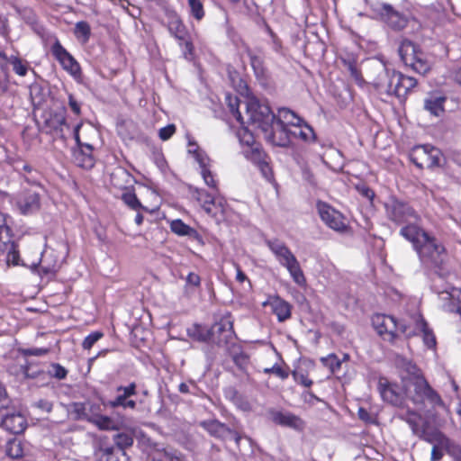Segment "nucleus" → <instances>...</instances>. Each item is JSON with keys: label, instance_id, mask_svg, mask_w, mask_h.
<instances>
[{"label": "nucleus", "instance_id": "nucleus-1", "mask_svg": "<svg viewBox=\"0 0 461 461\" xmlns=\"http://www.w3.org/2000/svg\"><path fill=\"white\" fill-rule=\"evenodd\" d=\"M187 154L198 164L200 175L204 184L212 189V193H209L203 188H194L192 191V196L208 215L212 217L224 215L227 203L224 197L219 194L218 181L211 169L212 160L206 152L191 138H188Z\"/></svg>", "mask_w": 461, "mask_h": 461}, {"label": "nucleus", "instance_id": "nucleus-2", "mask_svg": "<svg viewBox=\"0 0 461 461\" xmlns=\"http://www.w3.org/2000/svg\"><path fill=\"white\" fill-rule=\"evenodd\" d=\"M400 234L412 243L423 263L439 266L444 261L445 248L442 243L420 226H403Z\"/></svg>", "mask_w": 461, "mask_h": 461}, {"label": "nucleus", "instance_id": "nucleus-3", "mask_svg": "<svg viewBox=\"0 0 461 461\" xmlns=\"http://www.w3.org/2000/svg\"><path fill=\"white\" fill-rule=\"evenodd\" d=\"M374 85L380 94L401 98L406 96L409 91L416 86L417 80L384 68L383 74L377 77Z\"/></svg>", "mask_w": 461, "mask_h": 461}, {"label": "nucleus", "instance_id": "nucleus-4", "mask_svg": "<svg viewBox=\"0 0 461 461\" xmlns=\"http://www.w3.org/2000/svg\"><path fill=\"white\" fill-rule=\"evenodd\" d=\"M265 242L277 262L288 271L293 281L301 287L305 286L306 278L301 265L285 243L278 239H269Z\"/></svg>", "mask_w": 461, "mask_h": 461}, {"label": "nucleus", "instance_id": "nucleus-5", "mask_svg": "<svg viewBox=\"0 0 461 461\" xmlns=\"http://www.w3.org/2000/svg\"><path fill=\"white\" fill-rule=\"evenodd\" d=\"M405 394L415 403H422L428 401L435 406H443V401L439 394L430 387L422 375L412 378H403Z\"/></svg>", "mask_w": 461, "mask_h": 461}, {"label": "nucleus", "instance_id": "nucleus-6", "mask_svg": "<svg viewBox=\"0 0 461 461\" xmlns=\"http://www.w3.org/2000/svg\"><path fill=\"white\" fill-rule=\"evenodd\" d=\"M247 122L261 130L263 132L275 121V114L269 105L256 96H249L246 101Z\"/></svg>", "mask_w": 461, "mask_h": 461}, {"label": "nucleus", "instance_id": "nucleus-7", "mask_svg": "<svg viewBox=\"0 0 461 461\" xmlns=\"http://www.w3.org/2000/svg\"><path fill=\"white\" fill-rule=\"evenodd\" d=\"M386 217L396 224L419 226V214L406 203L390 197L384 203Z\"/></svg>", "mask_w": 461, "mask_h": 461}, {"label": "nucleus", "instance_id": "nucleus-8", "mask_svg": "<svg viewBox=\"0 0 461 461\" xmlns=\"http://www.w3.org/2000/svg\"><path fill=\"white\" fill-rule=\"evenodd\" d=\"M9 216L0 212V253L5 254L8 266H23L20 258L18 245L12 240Z\"/></svg>", "mask_w": 461, "mask_h": 461}, {"label": "nucleus", "instance_id": "nucleus-9", "mask_svg": "<svg viewBox=\"0 0 461 461\" xmlns=\"http://www.w3.org/2000/svg\"><path fill=\"white\" fill-rule=\"evenodd\" d=\"M441 156L438 149L431 145H420L411 150V159L420 168H431L439 166Z\"/></svg>", "mask_w": 461, "mask_h": 461}, {"label": "nucleus", "instance_id": "nucleus-10", "mask_svg": "<svg viewBox=\"0 0 461 461\" xmlns=\"http://www.w3.org/2000/svg\"><path fill=\"white\" fill-rule=\"evenodd\" d=\"M51 53L59 62L62 68L66 70L70 76H72L77 80L81 77V68L79 63L69 52L67 51V50L58 40H56V41L51 46Z\"/></svg>", "mask_w": 461, "mask_h": 461}, {"label": "nucleus", "instance_id": "nucleus-11", "mask_svg": "<svg viewBox=\"0 0 461 461\" xmlns=\"http://www.w3.org/2000/svg\"><path fill=\"white\" fill-rule=\"evenodd\" d=\"M372 324L377 333L388 341L393 339L399 335V323L396 319L391 315L377 313L372 317Z\"/></svg>", "mask_w": 461, "mask_h": 461}, {"label": "nucleus", "instance_id": "nucleus-12", "mask_svg": "<svg viewBox=\"0 0 461 461\" xmlns=\"http://www.w3.org/2000/svg\"><path fill=\"white\" fill-rule=\"evenodd\" d=\"M317 210L321 221L330 229L343 232L348 225L344 216L337 210L323 202L317 203Z\"/></svg>", "mask_w": 461, "mask_h": 461}, {"label": "nucleus", "instance_id": "nucleus-13", "mask_svg": "<svg viewBox=\"0 0 461 461\" xmlns=\"http://www.w3.org/2000/svg\"><path fill=\"white\" fill-rule=\"evenodd\" d=\"M81 127L82 123H77L74 128V139L78 148L74 150V161L78 167L83 168H91L95 164L92 155L93 147L88 143L81 142L79 137V130Z\"/></svg>", "mask_w": 461, "mask_h": 461}, {"label": "nucleus", "instance_id": "nucleus-14", "mask_svg": "<svg viewBox=\"0 0 461 461\" xmlns=\"http://www.w3.org/2000/svg\"><path fill=\"white\" fill-rule=\"evenodd\" d=\"M263 134L266 140L274 146L286 147L290 143V131L281 121L275 120Z\"/></svg>", "mask_w": 461, "mask_h": 461}, {"label": "nucleus", "instance_id": "nucleus-15", "mask_svg": "<svg viewBox=\"0 0 461 461\" xmlns=\"http://www.w3.org/2000/svg\"><path fill=\"white\" fill-rule=\"evenodd\" d=\"M200 426L203 427L210 435L215 438L232 439L237 444H239L240 440V437L237 432L230 429L217 420L212 419L201 421Z\"/></svg>", "mask_w": 461, "mask_h": 461}, {"label": "nucleus", "instance_id": "nucleus-16", "mask_svg": "<svg viewBox=\"0 0 461 461\" xmlns=\"http://www.w3.org/2000/svg\"><path fill=\"white\" fill-rule=\"evenodd\" d=\"M118 394L114 399L110 400L107 405L111 408L122 407L124 409H135L136 402L130 399L131 396L136 394V384H130L128 386H119L117 388Z\"/></svg>", "mask_w": 461, "mask_h": 461}, {"label": "nucleus", "instance_id": "nucleus-17", "mask_svg": "<svg viewBox=\"0 0 461 461\" xmlns=\"http://www.w3.org/2000/svg\"><path fill=\"white\" fill-rule=\"evenodd\" d=\"M263 306H269L280 322L285 321L291 317L292 305L278 295L269 296L263 303Z\"/></svg>", "mask_w": 461, "mask_h": 461}, {"label": "nucleus", "instance_id": "nucleus-18", "mask_svg": "<svg viewBox=\"0 0 461 461\" xmlns=\"http://www.w3.org/2000/svg\"><path fill=\"white\" fill-rule=\"evenodd\" d=\"M212 341L221 345L227 343L233 336L232 321L228 318H222L215 322L210 329Z\"/></svg>", "mask_w": 461, "mask_h": 461}, {"label": "nucleus", "instance_id": "nucleus-19", "mask_svg": "<svg viewBox=\"0 0 461 461\" xmlns=\"http://www.w3.org/2000/svg\"><path fill=\"white\" fill-rule=\"evenodd\" d=\"M379 390L384 401L394 406H401L403 401L402 390L398 385L390 384L387 381L379 383Z\"/></svg>", "mask_w": 461, "mask_h": 461}, {"label": "nucleus", "instance_id": "nucleus-20", "mask_svg": "<svg viewBox=\"0 0 461 461\" xmlns=\"http://www.w3.org/2000/svg\"><path fill=\"white\" fill-rule=\"evenodd\" d=\"M380 14L382 19L393 30H402L407 25L405 16L394 11L389 5H383Z\"/></svg>", "mask_w": 461, "mask_h": 461}, {"label": "nucleus", "instance_id": "nucleus-21", "mask_svg": "<svg viewBox=\"0 0 461 461\" xmlns=\"http://www.w3.org/2000/svg\"><path fill=\"white\" fill-rule=\"evenodd\" d=\"M271 419L276 424L284 427H289L296 430H303L304 429L303 420L291 412L273 411Z\"/></svg>", "mask_w": 461, "mask_h": 461}, {"label": "nucleus", "instance_id": "nucleus-22", "mask_svg": "<svg viewBox=\"0 0 461 461\" xmlns=\"http://www.w3.org/2000/svg\"><path fill=\"white\" fill-rule=\"evenodd\" d=\"M426 322L420 313L416 312L402 322L399 323V334H403L407 338L418 336L420 334L419 323Z\"/></svg>", "mask_w": 461, "mask_h": 461}, {"label": "nucleus", "instance_id": "nucleus-23", "mask_svg": "<svg viewBox=\"0 0 461 461\" xmlns=\"http://www.w3.org/2000/svg\"><path fill=\"white\" fill-rule=\"evenodd\" d=\"M17 205L22 213H32L40 208V196L35 192H27L19 197Z\"/></svg>", "mask_w": 461, "mask_h": 461}, {"label": "nucleus", "instance_id": "nucleus-24", "mask_svg": "<svg viewBox=\"0 0 461 461\" xmlns=\"http://www.w3.org/2000/svg\"><path fill=\"white\" fill-rule=\"evenodd\" d=\"M246 158L256 164L264 177L270 180L273 176L271 167L266 161V155L261 149H254L246 153Z\"/></svg>", "mask_w": 461, "mask_h": 461}, {"label": "nucleus", "instance_id": "nucleus-25", "mask_svg": "<svg viewBox=\"0 0 461 461\" xmlns=\"http://www.w3.org/2000/svg\"><path fill=\"white\" fill-rule=\"evenodd\" d=\"M446 100L445 95L431 93L424 99V109L434 116H440L444 113Z\"/></svg>", "mask_w": 461, "mask_h": 461}, {"label": "nucleus", "instance_id": "nucleus-26", "mask_svg": "<svg viewBox=\"0 0 461 461\" xmlns=\"http://www.w3.org/2000/svg\"><path fill=\"white\" fill-rule=\"evenodd\" d=\"M5 429L14 434H19L26 428V420L20 413L6 414L2 420Z\"/></svg>", "mask_w": 461, "mask_h": 461}, {"label": "nucleus", "instance_id": "nucleus-27", "mask_svg": "<svg viewBox=\"0 0 461 461\" xmlns=\"http://www.w3.org/2000/svg\"><path fill=\"white\" fill-rule=\"evenodd\" d=\"M420 51V49L408 40H403L399 47V55L406 66L414 60Z\"/></svg>", "mask_w": 461, "mask_h": 461}, {"label": "nucleus", "instance_id": "nucleus-28", "mask_svg": "<svg viewBox=\"0 0 461 461\" xmlns=\"http://www.w3.org/2000/svg\"><path fill=\"white\" fill-rule=\"evenodd\" d=\"M237 136L240 144L243 146L242 153L246 157V153L254 149H261L259 146L255 141V137L252 132H250L246 127L240 128Z\"/></svg>", "mask_w": 461, "mask_h": 461}, {"label": "nucleus", "instance_id": "nucleus-29", "mask_svg": "<svg viewBox=\"0 0 461 461\" xmlns=\"http://www.w3.org/2000/svg\"><path fill=\"white\" fill-rule=\"evenodd\" d=\"M170 229L172 232L178 236H188L199 241L201 240V236L196 231V230L185 224L183 221L179 219L171 221Z\"/></svg>", "mask_w": 461, "mask_h": 461}, {"label": "nucleus", "instance_id": "nucleus-30", "mask_svg": "<svg viewBox=\"0 0 461 461\" xmlns=\"http://www.w3.org/2000/svg\"><path fill=\"white\" fill-rule=\"evenodd\" d=\"M290 135L299 138L305 142L314 141L316 138L313 129L303 120H302L301 124L294 126V131H290Z\"/></svg>", "mask_w": 461, "mask_h": 461}, {"label": "nucleus", "instance_id": "nucleus-31", "mask_svg": "<svg viewBox=\"0 0 461 461\" xmlns=\"http://www.w3.org/2000/svg\"><path fill=\"white\" fill-rule=\"evenodd\" d=\"M400 417L410 425L413 434L416 436H422L424 434L422 417L420 414L415 411H407Z\"/></svg>", "mask_w": 461, "mask_h": 461}, {"label": "nucleus", "instance_id": "nucleus-32", "mask_svg": "<svg viewBox=\"0 0 461 461\" xmlns=\"http://www.w3.org/2000/svg\"><path fill=\"white\" fill-rule=\"evenodd\" d=\"M101 460L104 461H129L125 450L121 447H105L101 449Z\"/></svg>", "mask_w": 461, "mask_h": 461}, {"label": "nucleus", "instance_id": "nucleus-33", "mask_svg": "<svg viewBox=\"0 0 461 461\" xmlns=\"http://www.w3.org/2000/svg\"><path fill=\"white\" fill-rule=\"evenodd\" d=\"M203 0H187L188 13L197 22L202 21L205 16Z\"/></svg>", "mask_w": 461, "mask_h": 461}, {"label": "nucleus", "instance_id": "nucleus-34", "mask_svg": "<svg viewBox=\"0 0 461 461\" xmlns=\"http://www.w3.org/2000/svg\"><path fill=\"white\" fill-rule=\"evenodd\" d=\"M418 328L421 336L424 345L428 348H434L436 347V338L432 330L429 327L427 322H420Z\"/></svg>", "mask_w": 461, "mask_h": 461}, {"label": "nucleus", "instance_id": "nucleus-35", "mask_svg": "<svg viewBox=\"0 0 461 461\" xmlns=\"http://www.w3.org/2000/svg\"><path fill=\"white\" fill-rule=\"evenodd\" d=\"M302 118L297 116L293 111L287 108H281L278 110V118L276 121H281L284 125L290 124L292 126L299 125L302 123Z\"/></svg>", "mask_w": 461, "mask_h": 461}, {"label": "nucleus", "instance_id": "nucleus-36", "mask_svg": "<svg viewBox=\"0 0 461 461\" xmlns=\"http://www.w3.org/2000/svg\"><path fill=\"white\" fill-rule=\"evenodd\" d=\"M414 71L419 74H426L430 69V63L426 59L423 52L420 53L414 58V60L409 64Z\"/></svg>", "mask_w": 461, "mask_h": 461}, {"label": "nucleus", "instance_id": "nucleus-37", "mask_svg": "<svg viewBox=\"0 0 461 461\" xmlns=\"http://www.w3.org/2000/svg\"><path fill=\"white\" fill-rule=\"evenodd\" d=\"M169 32L179 41H185L187 35L185 25L177 18H173L168 23Z\"/></svg>", "mask_w": 461, "mask_h": 461}, {"label": "nucleus", "instance_id": "nucleus-38", "mask_svg": "<svg viewBox=\"0 0 461 461\" xmlns=\"http://www.w3.org/2000/svg\"><path fill=\"white\" fill-rule=\"evenodd\" d=\"M439 445L445 448V451L455 459L461 461V447L448 438H443Z\"/></svg>", "mask_w": 461, "mask_h": 461}, {"label": "nucleus", "instance_id": "nucleus-39", "mask_svg": "<svg viewBox=\"0 0 461 461\" xmlns=\"http://www.w3.org/2000/svg\"><path fill=\"white\" fill-rule=\"evenodd\" d=\"M5 451L6 455L14 459L20 458L23 456V444L16 438L7 442Z\"/></svg>", "mask_w": 461, "mask_h": 461}, {"label": "nucleus", "instance_id": "nucleus-40", "mask_svg": "<svg viewBox=\"0 0 461 461\" xmlns=\"http://www.w3.org/2000/svg\"><path fill=\"white\" fill-rule=\"evenodd\" d=\"M321 362L328 367L331 374L338 373L341 368L342 361L335 354H330L327 357H321Z\"/></svg>", "mask_w": 461, "mask_h": 461}, {"label": "nucleus", "instance_id": "nucleus-41", "mask_svg": "<svg viewBox=\"0 0 461 461\" xmlns=\"http://www.w3.org/2000/svg\"><path fill=\"white\" fill-rule=\"evenodd\" d=\"M7 62L12 64L14 71L17 75L24 77L27 74L28 65L25 62H23L21 59L14 56H12L10 58L6 57L5 63L0 67L4 68L7 64Z\"/></svg>", "mask_w": 461, "mask_h": 461}, {"label": "nucleus", "instance_id": "nucleus-42", "mask_svg": "<svg viewBox=\"0 0 461 461\" xmlns=\"http://www.w3.org/2000/svg\"><path fill=\"white\" fill-rule=\"evenodd\" d=\"M48 257L49 255L47 253H45L42 256L40 264L39 274H42L44 276L54 274L59 267V262L57 260H54L53 262H49Z\"/></svg>", "mask_w": 461, "mask_h": 461}, {"label": "nucleus", "instance_id": "nucleus-43", "mask_svg": "<svg viewBox=\"0 0 461 461\" xmlns=\"http://www.w3.org/2000/svg\"><path fill=\"white\" fill-rule=\"evenodd\" d=\"M190 335L199 341H212L211 330H208L201 325H195L193 330H190Z\"/></svg>", "mask_w": 461, "mask_h": 461}, {"label": "nucleus", "instance_id": "nucleus-44", "mask_svg": "<svg viewBox=\"0 0 461 461\" xmlns=\"http://www.w3.org/2000/svg\"><path fill=\"white\" fill-rule=\"evenodd\" d=\"M47 373L51 377L62 380L66 378L68 370L58 363H52L49 366Z\"/></svg>", "mask_w": 461, "mask_h": 461}, {"label": "nucleus", "instance_id": "nucleus-45", "mask_svg": "<svg viewBox=\"0 0 461 461\" xmlns=\"http://www.w3.org/2000/svg\"><path fill=\"white\" fill-rule=\"evenodd\" d=\"M15 10L26 23L30 25L35 24L37 19L36 14L32 9L29 7L15 6Z\"/></svg>", "mask_w": 461, "mask_h": 461}, {"label": "nucleus", "instance_id": "nucleus-46", "mask_svg": "<svg viewBox=\"0 0 461 461\" xmlns=\"http://www.w3.org/2000/svg\"><path fill=\"white\" fill-rule=\"evenodd\" d=\"M75 35L77 38L86 41L90 36V26L86 22H78L75 26Z\"/></svg>", "mask_w": 461, "mask_h": 461}, {"label": "nucleus", "instance_id": "nucleus-47", "mask_svg": "<svg viewBox=\"0 0 461 461\" xmlns=\"http://www.w3.org/2000/svg\"><path fill=\"white\" fill-rule=\"evenodd\" d=\"M122 200L132 210L137 211L140 208H142L140 202L137 198L136 194L132 192L123 193L122 195Z\"/></svg>", "mask_w": 461, "mask_h": 461}, {"label": "nucleus", "instance_id": "nucleus-48", "mask_svg": "<svg viewBox=\"0 0 461 461\" xmlns=\"http://www.w3.org/2000/svg\"><path fill=\"white\" fill-rule=\"evenodd\" d=\"M226 99L228 101V106L231 113L235 116L238 122L241 124H244L245 122L242 119L241 113L239 111V100L237 97H231L230 95H227Z\"/></svg>", "mask_w": 461, "mask_h": 461}, {"label": "nucleus", "instance_id": "nucleus-49", "mask_svg": "<svg viewBox=\"0 0 461 461\" xmlns=\"http://www.w3.org/2000/svg\"><path fill=\"white\" fill-rule=\"evenodd\" d=\"M420 438L424 439L425 441L432 444V446H439V442H441V440L443 438H446V436L439 432V431H435L433 433H428L424 430V434L422 436H419Z\"/></svg>", "mask_w": 461, "mask_h": 461}, {"label": "nucleus", "instance_id": "nucleus-50", "mask_svg": "<svg viewBox=\"0 0 461 461\" xmlns=\"http://www.w3.org/2000/svg\"><path fill=\"white\" fill-rule=\"evenodd\" d=\"M263 372L265 374H274L277 377L285 380L288 377L289 372L286 369H284L277 364H275L272 367L264 368Z\"/></svg>", "mask_w": 461, "mask_h": 461}, {"label": "nucleus", "instance_id": "nucleus-51", "mask_svg": "<svg viewBox=\"0 0 461 461\" xmlns=\"http://www.w3.org/2000/svg\"><path fill=\"white\" fill-rule=\"evenodd\" d=\"M103 337V333L100 331H95L90 333L85 338L82 343L84 349H90L95 343H96Z\"/></svg>", "mask_w": 461, "mask_h": 461}, {"label": "nucleus", "instance_id": "nucleus-52", "mask_svg": "<svg viewBox=\"0 0 461 461\" xmlns=\"http://www.w3.org/2000/svg\"><path fill=\"white\" fill-rule=\"evenodd\" d=\"M154 461H185L183 456L176 453L171 451H165L159 455L158 457H154Z\"/></svg>", "mask_w": 461, "mask_h": 461}, {"label": "nucleus", "instance_id": "nucleus-53", "mask_svg": "<svg viewBox=\"0 0 461 461\" xmlns=\"http://www.w3.org/2000/svg\"><path fill=\"white\" fill-rule=\"evenodd\" d=\"M250 64L258 77L264 76V67L260 58L257 56H250Z\"/></svg>", "mask_w": 461, "mask_h": 461}, {"label": "nucleus", "instance_id": "nucleus-54", "mask_svg": "<svg viewBox=\"0 0 461 461\" xmlns=\"http://www.w3.org/2000/svg\"><path fill=\"white\" fill-rule=\"evenodd\" d=\"M132 443V438L128 434L122 433L116 437V446L114 447H121L124 450L125 447L131 446Z\"/></svg>", "mask_w": 461, "mask_h": 461}, {"label": "nucleus", "instance_id": "nucleus-55", "mask_svg": "<svg viewBox=\"0 0 461 461\" xmlns=\"http://www.w3.org/2000/svg\"><path fill=\"white\" fill-rule=\"evenodd\" d=\"M402 367L408 373V375H409L408 378H412L413 376L421 375L420 369L417 367V366L415 364H413L411 361L403 360Z\"/></svg>", "mask_w": 461, "mask_h": 461}, {"label": "nucleus", "instance_id": "nucleus-56", "mask_svg": "<svg viewBox=\"0 0 461 461\" xmlns=\"http://www.w3.org/2000/svg\"><path fill=\"white\" fill-rule=\"evenodd\" d=\"M293 377L296 383L305 387H310L312 384V381L304 373L294 371L293 372Z\"/></svg>", "mask_w": 461, "mask_h": 461}, {"label": "nucleus", "instance_id": "nucleus-57", "mask_svg": "<svg viewBox=\"0 0 461 461\" xmlns=\"http://www.w3.org/2000/svg\"><path fill=\"white\" fill-rule=\"evenodd\" d=\"M93 421L101 429H110L113 425V420L107 416H98Z\"/></svg>", "mask_w": 461, "mask_h": 461}, {"label": "nucleus", "instance_id": "nucleus-58", "mask_svg": "<svg viewBox=\"0 0 461 461\" xmlns=\"http://www.w3.org/2000/svg\"><path fill=\"white\" fill-rule=\"evenodd\" d=\"M176 127L174 124H169L159 130L158 135L162 140H167L175 133Z\"/></svg>", "mask_w": 461, "mask_h": 461}, {"label": "nucleus", "instance_id": "nucleus-59", "mask_svg": "<svg viewBox=\"0 0 461 461\" xmlns=\"http://www.w3.org/2000/svg\"><path fill=\"white\" fill-rule=\"evenodd\" d=\"M50 352L49 348H26L23 350V354L24 356H36L41 357L48 354Z\"/></svg>", "mask_w": 461, "mask_h": 461}, {"label": "nucleus", "instance_id": "nucleus-60", "mask_svg": "<svg viewBox=\"0 0 461 461\" xmlns=\"http://www.w3.org/2000/svg\"><path fill=\"white\" fill-rule=\"evenodd\" d=\"M185 284L188 286L198 287L201 285V278L198 274L190 272L185 277Z\"/></svg>", "mask_w": 461, "mask_h": 461}, {"label": "nucleus", "instance_id": "nucleus-61", "mask_svg": "<svg viewBox=\"0 0 461 461\" xmlns=\"http://www.w3.org/2000/svg\"><path fill=\"white\" fill-rule=\"evenodd\" d=\"M180 45L184 44L185 46V49H184V56L186 59H191L193 58V51H194V47H193V44L191 41H189L187 40V38H185V41H180L179 42Z\"/></svg>", "mask_w": 461, "mask_h": 461}, {"label": "nucleus", "instance_id": "nucleus-62", "mask_svg": "<svg viewBox=\"0 0 461 461\" xmlns=\"http://www.w3.org/2000/svg\"><path fill=\"white\" fill-rule=\"evenodd\" d=\"M443 450H445L443 447L433 446L431 450L430 460L439 461L443 456Z\"/></svg>", "mask_w": 461, "mask_h": 461}, {"label": "nucleus", "instance_id": "nucleus-63", "mask_svg": "<svg viewBox=\"0 0 461 461\" xmlns=\"http://www.w3.org/2000/svg\"><path fill=\"white\" fill-rule=\"evenodd\" d=\"M234 267L236 269V280L240 283L248 281L249 285L251 286L250 281L248 279L247 276L242 272L240 267L238 264H235Z\"/></svg>", "mask_w": 461, "mask_h": 461}, {"label": "nucleus", "instance_id": "nucleus-64", "mask_svg": "<svg viewBox=\"0 0 461 461\" xmlns=\"http://www.w3.org/2000/svg\"><path fill=\"white\" fill-rule=\"evenodd\" d=\"M68 105L76 114H80V104L76 101L72 95H68Z\"/></svg>", "mask_w": 461, "mask_h": 461}]
</instances>
